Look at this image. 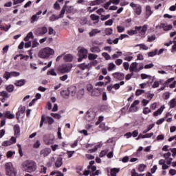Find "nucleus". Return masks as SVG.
Wrapping results in <instances>:
<instances>
[{
  "mask_svg": "<svg viewBox=\"0 0 176 176\" xmlns=\"http://www.w3.org/2000/svg\"><path fill=\"white\" fill-rule=\"evenodd\" d=\"M22 168L26 173L36 171V163L32 160H26L22 163Z\"/></svg>",
  "mask_w": 176,
  "mask_h": 176,
  "instance_id": "f257e3e1",
  "label": "nucleus"
},
{
  "mask_svg": "<svg viewBox=\"0 0 176 176\" xmlns=\"http://www.w3.org/2000/svg\"><path fill=\"white\" fill-rule=\"evenodd\" d=\"M148 31V25H144L143 26H135V30H131L127 31V34L130 36L137 35V34H140V35L143 36L145 35Z\"/></svg>",
  "mask_w": 176,
  "mask_h": 176,
  "instance_id": "f03ea898",
  "label": "nucleus"
},
{
  "mask_svg": "<svg viewBox=\"0 0 176 176\" xmlns=\"http://www.w3.org/2000/svg\"><path fill=\"white\" fill-rule=\"evenodd\" d=\"M54 54V50L47 47L43 49H41L38 54V57L40 58H49L50 56H53Z\"/></svg>",
  "mask_w": 176,
  "mask_h": 176,
  "instance_id": "7ed1b4c3",
  "label": "nucleus"
},
{
  "mask_svg": "<svg viewBox=\"0 0 176 176\" xmlns=\"http://www.w3.org/2000/svg\"><path fill=\"white\" fill-rule=\"evenodd\" d=\"M73 67L72 63H64L58 67V71L60 74H69Z\"/></svg>",
  "mask_w": 176,
  "mask_h": 176,
  "instance_id": "20e7f679",
  "label": "nucleus"
},
{
  "mask_svg": "<svg viewBox=\"0 0 176 176\" xmlns=\"http://www.w3.org/2000/svg\"><path fill=\"white\" fill-rule=\"evenodd\" d=\"M6 168V175L16 176L17 175V170L13 167L12 162H7L4 166Z\"/></svg>",
  "mask_w": 176,
  "mask_h": 176,
  "instance_id": "39448f33",
  "label": "nucleus"
},
{
  "mask_svg": "<svg viewBox=\"0 0 176 176\" xmlns=\"http://www.w3.org/2000/svg\"><path fill=\"white\" fill-rule=\"evenodd\" d=\"M87 53L88 51L85 48H80L78 50V63H80L83 58H87Z\"/></svg>",
  "mask_w": 176,
  "mask_h": 176,
  "instance_id": "423d86ee",
  "label": "nucleus"
},
{
  "mask_svg": "<svg viewBox=\"0 0 176 176\" xmlns=\"http://www.w3.org/2000/svg\"><path fill=\"white\" fill-rule=\"evenodd\" d=\"M130 6H131V8H133L135 13H136V14H138V16H140V14H141V13H142V8H141V6L140 4L131 3Z\"/></svg>",
  "mask_w": 176,
  "mask_h": 176,
  "instance_id": "0eeeda50",
  "label": "nucleus"
},
{
  "mask_svg": "<svg viewBox=\"0 0 176 176\" xmlns=\"http://www.w3.org/2000/svg\"><path fill=\"white\" fill-rule=\"evenodd\" d=\"M164 86L170 87V89H174L176 86V81H174V78H169L164 83Z\"/></svg>",
  "mask_w": 176,
  "mask_h": 176,
  "instance_id": "6e6552de",
  "label": "nucleus"
},
{
  "mask_svg": "<svg viewBox=\"0 0 176 176\" xmlns=\"http://www.w3.org/2000/svg\"><path fill=\"white\" fill-rule=\"evenodd\" d=\"M13 76H20V74L16 72H6L3 75V78H5V79H6V80H8V79H9V78H12Z\"/></svg>",
  "mask_w": 176,
  "mask_h": 176,
  "instance_id": "1a4fd4ad",
  "label": "nucleus"
},
{
  "mask_svg": "<svg viewBox=\"0 0 176 176\" xmlns=\"http://www.w3.org/2000/svg\"><path fill=\"white\" fill-rule=\"evenodd\" d=\"M130 72H139L138 63L137 62H133L131 64L129 67Z\"/></svg>",
  "mask_w": 176,
  "mask_h": 176,
  "instance_id": "9d476101",
  "label": "nucleus"
},
{
  "mask_svg": "<svg viewBox=\"0 0 176 176\" xmlns=\"http://www.w3.org/2000/svg\"><path fill=\"white\" fill-rule=\"evenodd\" d=\"M115 79H118V80H123L124 79V74L120 72H116L112 74Z\"/></svg>",
  "mask_w": 176,
  "mask_h": 176,
  "instance_id": "9b49d317",
  "label": "nucleus"
},
{
  "mask_svg": "<svg viewBox=\"0 0 176 176\" xmlns=\"http://www.w3.org/2000/svg\"><path fill=\"white\" fill-rule=\"evenodd\" d=\"M50 153H52V149L49 148H44L41 150L40 152V154L41 155V156H43V157H46V156H49Z\"/></svg>",
  "mask_w": 176,
  "mask_h": 176,
  "instance_id": "f8f14e48",
  "label": "nucleus"
},
{
  "mask_svg": "<svg viewBox=\"0 0 176 176\" xmlns=\"http://www.w3.org/2000/svg\"><path fill=\"white\" fill-rule=\"evenodd\" d=\"M68 90L72 97H75V96H76L78 91V89H76V87L71 86L68 88Z\"/></svg>",
  "mask_w": 176,
  "mask_h": 176,
  "instance_id": "ddd939ff",
  "label": "nucleus"
},
{
  "mask_svg": "<svg viewBox=\"0 0 176 176\" xmlns=\"http://www.w3.org/2000/svg\"><path fill=\"white\" fill-rule=\"evenodd\" d=\"M153 14V11L152 10V8H151V6H146V19H149L151 16Z\"/></svg>",
  "mask_w": 176,
  "mask_h": 176,
  "instance_id": "4468645a",
  "label": "nucleus"
},
{
  "mask_svg": "<svg viewBox=\"0 0 176 176\" xmlns=\"http://www.w3.org/2000/svg\"><path fill=\"white\" fill-rule=\"evenodd\" d=\"M74 59V56L71 54H67L63 56V60L66 63H71Z\"/></svg>",
  "mask_w": 176,
  "mask_h": 176,
  "instance_id": "2eb2a0df",
  "label": "nucleus"
},
{
  "mask_svg": "<svg viewBox=\"0 0 176 176\" xmlns=\"http://www.w3.org/2000/svg\"><path fill=\"white\" fill-rule=\"evenodd\" d=\"M94 161H90L89 166H87L88 170H91V173H94L97 170V166L94 165Z\"/></svg>",
  "mask_w": 176,
  "mask_h": 176,
  "instance_id": "dca6fc26",
  "label": "nucleus"
},
{
  "mask_svg": "<svg viewBox=\"0 0 176 176\" xmlns=\"http://www.w3.org/2000/svg\"><path fill=\"white\" fill-rule=\"evenodd\" d=\"M87 89L89 93H91V96H92V97L97 96L96 94V91H94V89L93 88V85H91V84H89L87 87Z\"/></svg>",
  "mask_w": 176,
  "mask_h": 176,
  "instance_id": "f3484780",
  "label": "nucleus"
},
{
  "mask_svg": "<svg viewBox=\"0 0 176 176\" xmlns=\"http://www.w3.org/2000/svg\"><path fill=\"white\" fill-rule=\"evenodd\" d=\"M15 86L17 87H21V86H24L25 85V80L21 79L19 80H16L14 82Z\"/></svg>",
  "mask_w": 176,
  "mask_h": 176,
  "instance_id": "a211bd4d",
  "label": "nucleus"
},
{
  "mask_svg": "<svg viewBox=\"0 0 176 176\" xmlns=\"http://www.w3.org/2000/svg\"><path fill=\"white\" fill-rule=\"evenodd\" d=\"M63 166V158L61 157H58L55 162V166L56 168H60Z\"/></svg>",
  "mask_w": 176,
  "mask_h": 176,
  "instance_id": "6ab92c4d",
  "label": "nucleus"
},
{
  "mask_svg": "<svg viewBox=\"0 0 176 176\" xmlns=\"http://www.w3.org/2000/svg\"><path fill=\"white\" fill-rule=\"evenodd\" d=\"M105 2L104 0H95L90 1L89 5L90 6H96V5H101V3H104Z\"/></svg>",
  "mask_w": 176,
  "mask_h": 176,
  "instance_id": "aec40b11",
  "label": "nucleus"
},
{
  "mask_svg": "<svg viewBox=\"0 0 176 176\" xmlns=\"http://www.w3.org/2000/svg\"><path fill=\"white\" fill-rule=\"evenodd\" d=\"M97 34H101V30L98 29H93L89 33V36H96Z\"/></svg>",
  "mask_w": 176,
  "mask_h": 176,
  "instance_id": "412c9836",
  "label": "nucleus"
},
{
  "mask_svg": "<svg viewBox=\"0 0 176 176\" xmlns=\"http://www.w3.org/2000/svg\"><path fill=\"white\" fill-rule=\"evenodd\" d=\"M14 135L19 137L20 135V126L19 124H15L14 126Z\"/></svg>",
  "mask_w": 176,
  "mask_h": 176,
  "instance_id": "4be33fe9",
  "label": "nucleus"
},
{
  "mask_svg": "<svg viewBox=\"0 0 176 176\" xmlns=\"http://www.w3.org/2000/svg\"><path fill=\"white\" fill-rule=\"evenodd\" d=\"M163 111H164V105L161 106V107L154 112L153 116H159V115H162L163 113Z\"/></svg>",
  "mask_w": 176,
  "mask_h": 176,
  "instance_id": "5701e85b",
  "label": "nucleus"
},
{
  "mask_svg": "<svg viewBox=\"0 0 176 176\" xmlns=\"http://www.w3.org/2000/svg\"><path fill=\"white\" fill-rule=\"evenodd\" d=\"M45 34H47V28L44 26L41 28L40 32L37 33V35L42 36V35H45Z\"/></svg>",
  "mask_w": 176,
  "mask_h": 176,
  "instance_id": "b1692460",
  "label": "nucleus"
},
{
  "mask_svg": "<svg viewBox=\"0 0 176 176\" xmlns=\"http://www.w3.org/2000/svg\"><path fill=\"white\" fill-rule=\"evenodd\" d=\"M90 64L81 63L78 65V68L85 71V69H89Z\"/></svg>",
  "mask_w": 176,
  "mask_h": 176,
  "instance_id": "393cba45",
  "label": "nucleus"
},
{
  "mask_svg": "<svg viewBox=\"0 0 176 176\" xmlns=\"http://www.w3.org/2000/svg\"><path fill=\"white\" fill-rule=\"evenodd\" d=\"M60 95L62 96V97H63V98H69V91L67 89V90H63L60 92Z\"/></svg>",
  "mask_w": 176,
  "mask_h": 176,
  "instance_id": "a878e982",
  "label": "nucleus"
},
{
  "mask_svg": "<svg viewBox=\"0 0 176 176\" xmlns=\"http://www.w3.org/2000/svg\"><path fill=\"white\" fill-rule=\"evenodd\" d=\"M98 58V55L96 54H88V60H89V61H94V60Z\"/></svg>",
  "mask_w": 176,
  "mask_h": 176,
  "instance_id": "bb28decb",
  "label": "nucleus"
},
{
  "mask_svg": "<svg viewBox=\"0 0 176 176\" xmlns=\"http://www.w3.org/2000/svg\"><path fill=\"white\" fill-rule=\"evenodd\" d=\"M3 115L7 119H14V114H12L10 111H7Z\"/></svg>",
  "mask_w": 176,
  "mask_h": 176,
  "instance_id": "cd10ccee",
  "label": "nucleus"
},
{
  "mask_svg": "<svg viewBox=\"0 0 176 176\" xmlns=\"http://www.w3.org/2000/svg\"><path fill=\"white\" fill-rule=\"evenodd\" d=\"M123 85H124V81H121L120 83L113 85V89H115V90H119V89H120V86H123Z\"/></svg>",
  "mask_w": 176,
  "mask_h": 176,
  "instance_id": "c85d7f7f",
  "label": "nucleus"
},
{
  "mask_svg": "<svg viewBox=\"0 0 176 176\" xmlns=\"http://www.w3.org/2000/svg\"><path fill=\"white\" fill-rule=\"evenodd\" d=\"M130 55H131V52L124 54L125 61H131L133 60V56H130Z\"/></svg>",
  "mask_w": 176,
  "mask_h": 176,
  "instance_id": "c756f323",
  "label": "nucleus"
},
{
  "mask_svg": "<svg viewBox=\"0 0 176 176\" xmlns=\"http://www.w3.org/2000/svg\"><path fill=\"white\" fill-rule=\"evenodd\" d=\"M87 118H88L89 119V120H91L94 119V118H96V113L93 111H91V112L87 111Z\"/></svg>",
  "mask_w": 176,
  "mask_h": 176,
  "instance_id": "7c9ffc66",
  "label": "nucleus"
},
{
  "mask_svg": "<svg viewBox=\"0 0 176 176\" xmlns=\"http://www.w3.org/2000/svg\"><path fill=\"white\" fill-rule=\"evenodd\" d=\"M91 53H100L101 52V48L98 47H92L90 48Z\"/></svg>",
  "mask_w": 176,
  "mask_h": 176,
  "instance_id": "2f4dec72",
  "label": "nucleus"
},
{
  "mask_svg": "<svg viewBox=\"0 0 176 176\" xmlns=\"http://www.w3.org/2000/svg\"><path fill=\"white\" fill-rule=\"evenodd\" d=\"M39 20V16H37L36 15L34 14L30 18V23L31 24H34V23L38 21Z\"/></svg>",
  "mask_w": 176,
  "mask_h": 176,
  "instance_id": "473e14b6",
  "label": "nucleus"
},
{
  "mask_svg": "<svg viewBox=\"0 0 176 176\" xmlns=\"http://www.w3.org/2000/svg\"><path fill=\"white\" fill-rule=\"evenodd\" d=\"M136 47H140L142 50H148L149 49L148 46H146L145 44H138L135 45Z\"/></svg>",
  "mask_w": 176,
  "mask_h": 176,
  "instance_id": "72a5a7b5",
  "label": "nucleus"
},
{
  "mask_svg": "<svg viewBox=\"0 0 176 176\" xmlns=\"http://www.w3.org/2000/svg\"><path fill=\"white\" fill-rule=\"evenodd\" d=\"M120 171V168H113L111 170V176H116V174Z\"/></svg>",
  "mask_w": 176,
  "mask_h": 176,
  "instance_id": "f704fd0d",
  "label": "nucleus"
},
{
  "mask_svg": "<svg viewBox=\"0 0 176 176\" xmlns=\"http://www.w3.org/2000/svg\"><path fill=\"white\" fill-rule=\"evenodd\" d=\"M47 75H51V76H57V72L54 69H52L47 72Z\"/></svg>",
  "mask_w": 176,
  "mask_h": 176,
  "instance_id": "c9c22d12",
  "label": "nucleus"
},
{
  "mask_svg": "<svg viewBox=\"0 0 176 176\" xmlns=\"http://www.w3.org/2000/svg\"><path fill=\"white\" fill-rule=\"evenodd\" d=\"M153 127H155V124H151L148 125L147 129L143 131V134H146V133H148V131H151V130H152Z\"/></svg>",
  "mask_w": 176,
  "mask_h": 176,
  "instance_id": "e433bc0d",
  "label": "nucleus"
},
{
  "mask_svg": "<svg viewBox=\"0 0 176 176\" xmlns=\"http://www.w3.org/2000/svg\"><path fill=\"white\" fill-rule=\"evenodd\" d=\"M85 96V90L84 89H80L77 93V98L80 99L82 97Z\"/></svg>",
  "mask_w": 176,
  "mask_h": 176,
  "instance_id": "4c0bfd02",
  "label": "nucleus"
},
{
  "mask_svg": "<svg viewBox=\"0 0 176 176\" xmlns=\"http://www.w3.org/2000/svg\"><path fill=\"white\" fill-rule=\"evenodd\" d=\"M99 127L100 129H101L102 131H107L109 129L108 126H105L104 122L100 123Z\"/></svg>",
  "mask_w": 176,
  "mask_h": 176,
  "instance_id": "58836bf2",
  "label": "nucleus"
},
{
  "mask_svg": "<svg viewBox=\"0 0 176 176\" xmlns=\"http://www.w3.org/2000/svg\"><path fill=\"white\" fill-rule=\"evenodd\" d=\"M0 97H3V98H9V94H8L6 91H2L0 92Z\"/></svg>",
  "mask_w": 176,
  "mask_h": 176,
  "instance_id": "ea45409f",
  "label": "nucleus"
},
{
  "mask_svg": "<svg viewBox=\"0 0 176 176\" xmlns=\"http://www.w3.org/2000/svg\"><path fill=\"white\" fill-rule=\"evenodd\" d=\"M58 19H60L58 15L53 14L51 16H50V21H56V20H58Z\"/></svg>",
  "mask_w": 176,
  "mask_h": 176,
  "instance_id": "a19ab883",
  "label": "nucleus"
},
{
  "mask_svg": "<svg viewBox=\"0 0 176 176\" xmlns=\"http://www.w3.org/2000/svg\"><path fill=\"white\" fill-rule=\"evenodd\" d=\"M6 89L7 91H8V93H13V91H14V86H13L12 85H10L7 86Z\"/></svg>",
  "mask_w": 176,
  "mask_h": 176,
  "instance_id": "79ce46f5",
  "label": "nucleus"
},
{
  "mask_svg": "<svg viewBox=\"0 0 176 176\" xmlns=\"http://www.w3.org/2000/svg\"><path fill=\"white\" fill-rule=\"evenodd\" d=\"M101 146H102V144H97L94 146V148L92 149H90L89 150V152L91 153H93V152H96V151H97V149H98V148H101Z\"/></svg>",
  "mask_w": 176,
  "mask_h": 176,
  "instance_id": "37998d69",
  "label": "nucleus"
},
{
  "mask_svg": "<svg viewBox=\"0 0 176 176\" xmlns=\"http://www.w3.org/2000/svg\"><path fill=\"white\" fill-rule=\"evenodd\" d=\"M39 46V43L38 42V39L34 38L32 41V47L34 49L35 47H38Z\"/></svg>",
  "mask_w": 176,
  "mask_h": 176,
  "instance_id": "c03bdc74",
  "label": "nucleus"
},
{
  "mask_svg": "<svg viewBox=\"0 0 176 176\" xmlns=\"http://www.w3.org/2000/svg\"><path fill=\"white\" fill-rule=\"evenodd\" d=\"M169 107H170V108H175L176 107V100L175 99H172L169 102Z\"/></svg>",
  "mask_w": 176,
  "mask_h": 176,
  "instance_id": "a18cd8bd",
  "label": "nucleus"
},
{
  "mask_svg": "<svg viewBox=\"0 0 176 176\" xmlns=\"http://www.w3.org/2000/svg\"><path fill=\"white\" fill-rule=\"evenodd\" d=\"M115 68H116V65L113 63H111L109 64L108 71L111 72V71L115 69Z\"/></svg>",
  "mask_w": 176,
  "mask_h": 176,
  "instance_id": "49530a36",
  "label": "nucleus"
},
{
  "mask_svg": "<svg viewBox=\"0 0 176 176\" xmlns=\"http://www.w3.org/2000/svg\"><path fill=\"white\" fill-rule=\"evenodd\" d=\"M146 168V166L145 164H140L138 166V171H140V173H142V171H144Z\"/></svg>",
  "mask_w": 176,
  "mask_h": 176,
  "instance_id": "de8ad7c7",
  "label": "nucleus"
},
{
  "mask_svg": "<svg viewBox=\"0 0 176 176\" xmlns=\"http://www.w3.org/2000/svg\"><path fill=\"white\" fill-rule=\"evenodd\" d=\"M113 32V30H112V28H106L104 30V33L106 35H112Z\"/></svg>",
  "mask_w": 176,
  "mask_h": 176,
  "instance_id": "09e8293b",
  "label": "nucleus"
},
{
  "mask_svg": "<svg viewBox=\"0 0 176 176\" xmlns=\"http://www.w3.org/2000/svg\"><path fill=\"white\" fill-rule=\"evenodd\" d=\"M138 111V107L137 106H133V104H131V107L129 108L130 112H137Z\"/></svg>",
  "mask_w": 176,
  "mask_h": 176,
  "instance_id": "8fccbe9b",
  "label": "nucleus"
},
{
  "mask_svg": "<svg viewBox=\"0 0 176 176\" xmlns=\"http://www.w3.org/2000/svg\"><path fill=\"white\" fill-rule=\"evenodd\" d=\"M156 54H157V49H155L153 52H148V57H155V56H156Z\"/></svg>",
  "mask_w": 176,
  "mask_h": 176,
  "instance_id": "3c124183",
  "label": "nucleus"
},
{
  "mask_svg": "<svg viewBox=\"0 0 176 176\" xmlns=\"http://www.w3.org/2000/svg\"><path fill=\"white\" fill-rule=\"evenodd\" d=\"M65 6L62 8L59 16V19H63V17H64V14H65Z\"/></svg>",
  "mask_w": 176,
  "mask_h": 176,
  "instance_id": "603ef678",
  "label": "nucleus"
},
{
  "mask_svg": "<svg viewBox=\"0 0 176 176\" xmlns=\"http://www.w3.org/2000/svg\"><path fill=\"white\" fill-rule=\"evenodd\" d=\"M102 56L105 58V60H111V55L107 52H103Z\"/></svg>",
  "mask_w": 176,
  "mask_h": 176,
  "instance_id": "864d4df0",
  "label": "nucleus"
},
{
  "mask_svg": "<svg viewBox=\"0 0 176 176\" xmlns=\"http://www.w3.org/2000/svg\"><path fill=\"white\" fill-rule=\"evenodd\" d=\"M46 119L47 120L48 124H53V123H54V120L53 119V118L47 116Z\"/></svg>",
  "mask_w": 176,
  "mask_h": 176,
  "instance_id": "5fc2aeb1",
  "label": "nucleus"
},
{
  "mask_svg": "<svg viewBox=\"0 0 176 176\" xmlns=\"http://www.w3.org/2000/svg\"><path fill=\"white\" fill-rule=\"evenodd\" d=\"M151 112H152V111H151L149 107H144L143 109V113H144V115H148V113H151Z\"/></svg>",
  "mask_w": 176,
  "mask_h": 176,
  "instance_id": "6e6d98bb",
  "label": "nucleus"
},
{
  "mask_svg": "<svg viewBox=\"0 0 176 176\" xmlns=\"http://www.w3.org/2000/svg\"><path fill=\"white\" fill-rule=\"evenodd\" d=\"M51 116H52L55 119H61V114L52 113Z\"/></svg>",
  "mask_w": 176,
  "mask_h": 176,
  "instance_id": "4d7b16f0",
  "label": "nucleus"
},
{
  "mask_svg": "<svg viewBox=\"0 0 176 176\" xmlns=\"http://www.w3.org/2000/svg\"><path fill=\"white\" fill-rule=\"evenodd\" d=\"M12 142L10 140H6L2 143V146H10Z\"/></svg>",
  "mask_w": 176,
  "mask_h": 176,
  "instance_id": "13d9d810",
  "label": "nucleus"
},
{
  "mask_svg": "<svg viewBox=\"0 0 176 176\" xmlns=\"http://www.w3.org/2000/svg\"><path fill=\"white\" fill-rule=\"evenodd\" d=\"M144 93H145L144 90H143V89H138L136 91L135 96H137L138 97V96H141V94H144Z\"/></svg>",
  "mask_w": 176,
  "mask_h": 176,
  "instance_id": "bf43d9fd",
  "label": "nucleus"
},
{
  "mask_svg": "<svg viewBox=\"0 0 176 176\" xmlns=\"http://www.w3.org/2000/svg\"><path fill=\"white\" fill-rule=\"evenodd\" d=\"M111 17L110 14H107V15H101V21H105V20H108V19Z\"/></svg>",
  "mask_w": 176,
  "mask_h": 176,
  "instance_id": "052dcab7",
  "label": "nucleus"
},
{
  "mask_svg": "<svg viewBox=\"0 0 176 176\" xmlns=\"http://www.w3.org/2000/svg\"><path fill=\"white\" fill-rule=\"evenodd\" d=\"M123 67L126 71H129V69H130V64L127 62H124L123 63Z\"/></svg>",
  "mask_w": 176,
  "mask_h": 176,
  "instance_id": "680f3d73",
  "label": "nucleus"
},
{
  "mask_svg": "<svg viewBox=\"0 0 176 176\" xmlns=\"http://www.w3.org/2000/svg\"><path fill=\"white\" fill-rule=\"evenodd\" d=\"M131 175L132 176H144V174H138L137 172H135V169H133L131 171Z\"/></svg>",
  "mask_w": 176,
  "mask_h": 176,
  "instance_id": "e2e57ef3",
  "label": "nucleus"
},
{
  "mask_svg": "<svg viewBox=\"0 0 176 176\" xmlns=\"http://www.w3.org/2000/svg\"><path fill=\"white\" fill-rule=\"evenodd\" d=\"M16 154V152L15 151H9L7 154H6V156L8 157V159L10 158V157L12 155H15Z\"/></svg>",
  "mask_w": 176,
  "mask_h": 176,
  "instance_id": "0e129e2a",
  "label": "nucleus"
},
{
  "mask_svg": "<svg viewBox=\"0 0 176 176\" xmlns=\"http://www.w3.org/2000/svg\"><path fill=\"white\" fill-rule=\"evenodd\" d=\"M153 133H146L145 135H143L142 138H151L153 137Z\"/></svg>",
  "mask_w": 176,
  "mask_h": 176,
  "instance_id": "69168bd1",
  "label": "nucleus"
},
{
  "mask_svg": "<svg viewBox=\"0 0 176 176\" xmlns=\"http://www.w3.org/2000/svg\"><path fill=\"white\" fill-rule=\"evenodd\" d=\"M18 112H20L21 113H24L25 112V107L23 106H20L19 108Z\"/></svg>",
  "mask_w": 176,
  "mask_h": 176,
  "instance_id": "338daca9",
  "label": "nucleus"
},
{
  "mask_svg": "<svg viewBox=\"0 0 176 176\" xmlns=\"http://www.w3.org/2000/svg\"><path fill=\"white\" fill-rule=\"evenodd\" d=\"M170 151L172 152V156L173 157H175L176 156V148H170Z\"/></svg>",
  "mask_w": 176,
  "mask_h": 176,
  "instance_id": "774afa93",
  "label": "nucleus"
}]
</instances>
